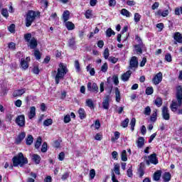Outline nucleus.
<instances>
[{"label":"nucleus","mask_w":182,"mask_h":182,"mask_svg":"<svg viewBox=\"0 0 182 182\" xmlns=\"http://www.w3.org/2000/svg\"><path fill=\"white\" fill-rule=\"evenodd\" d=\"M109 48H105L103 53V56L105 58V59H109Z\"/></svg>","instance_id":"nucleus-51"},{"label":"nucleus","mask_w":182,"mask_h":182,"mask_svg":"<svg viewBox=\"0 0 182 182\" xmlns=\"http://www.w3.org/2000/svg\"><path fill=\"white\" fill-rule=\"evenodd\" d=\"M176 100L177 101H172L171 104V110L173 113H177V114H182V109H177L178 107H181L182 106V87L181 85H179L176 87Z\"/></svg>","instance_id":"nucleus-1"},{"label":"nucleus","mask_w":182,"mask_h":182,"mask_svg":"<svg viewBox=\"0 0 182 182\" xmlns=\"http://www.w3.org/2000/svg\"><path fill=\"white\" fill-rule=\"evenodd\" d=\"M69 18H70V12L66 10L63 14V19L64 22H68L69 21Z\"/></svg>","instance_id":"nucleus-23"},{"label":"nucleus","mask_w":182,"mask_h":182,"mask_svg":"<svg viewBox=\"0 0 182 182\" xmlns=\"http://www.w3.org/2000/svg\"><path fill=\"white\" fill-rule=\"evenodd\" d=\"M87 87V90H89L90 92H94L95 93H97V92H99V87H97V84L95 82H88Z\"/></svg>","instance_id":"nucleus-9"},{"label":"nucleus","mask_w":182,"mask_h":182,"mask_svg":"<svg viewBox=\"0 0 182 182\" xmlns=\"http://www.w3.org/2000/svg\"><path fill=\"white\" fill-rule=\"evenodd\" d=\"M74 65H75V68L76 69V71L77 72H80V64L79 63V60H76L75 61Z\"/></svg>","instance_id":"nucleus-50"},{"label":"nucleus","mask_w":182,"mask_h":182,"mask_svg":"<svg viewBox=\"0 0 182 182\" xmlns=\"http://www.w3.org/2000/svg\"><path fill=\"white\" fill-rule=\"evenodd\" d=\"M161 80H163V73L161 72L158 73L152 79L154 85L161 83Z\"/></svg>","instance_id":"nucleus-8"},{"label":"nucleus","mask_w":182,"mask_h":182,"mask_svg":"<svg viewBox=\"0 0 182 182\" xmlns=\"http://www.w3.org/2000/svg\"><path fill=\"white\" fill-rule=\"evenodd\" d=\"M92 10H87L85 14V18L87 19H90V18H92Z\"/></svg>","instance_id":"nucleus-49"},{"label":"nucleus","mask_w":182,"mask_h":182,"mask_svg":"<svg viewBox=\"0 0 182 182\" xmlns=\"http://www.w3.org/2000/svg\"><path fill=\"white\" fill-rule=\"evenodd\" d=\"M140 19H141V15L139 13H135L134 16V21L136 22V23H138V22H140Z\"/></svg>","instance_id":"nucleus-36"},{"label":"nucleus","mask_w":182,"mask_h":182,"mask_svg":"<svg viewBox=\"0 0 182 182\" xmlns=\"http://www.w3.org/2000/svg\"><path fill=\"white\" fill-rule=\"evenodd\" d=\"M34 56L36 57L37 60H39V59H41V52L38 50H36L34 51Z\"/></svg>","instance_id":"nucleus-55"},{"label":"nucleus","mask_w":182,"mask_h":182,"mask_svg":"<svg viewBox=\"0 0 182 182\" xmlns=\"http://www.w3.org/2000/svg\"><path fill=\"white\" fill-rule=\"evenodd\" d=\"M121 160L122 161H127V151L123 150L121 153Z\"/></svg>","instance_id":"nucleus-32"},{"label":"nucleus","mask_w":182,"mask_h":182,"mask_svg":"<svg viewBox=\"0 0 182 182\" xmlns=\"http://www.w3.org/2000/svg\"><path fill=\"white\" fill-rule=\"evenodd\" d=\"M41 151L42 153H46L48 151V144L46 142H44L41 147Z\"/></svg>","instance_id":"nucleus-47"},{"label":"nucleus","mask_w":182,"mask_h":182,"mask_svg":"<svg viewBox=\"0 0 182 182\" xmlns=\"http://www.w3.org/2000/svg\"><path fill=\"white\" fill-rule=\"evenodd\" d=\"M29 62H31L30 57H27L26 59L22 58L21 60V66L22 69H23L24 70H26V69H28V68H29V65L28 64V63H29Z\"/></svg>","instance_id":"nucleus-10"},{"label":"nucleus","mask_w":182,"mask_h":182,"mask_svg":"<svg viewBox=\"0 0 182 182\" xmlns=\"http://www.w3.org/2000/svg\"><path fill=\"white\" fill-rule=\"evenodd\" d=\"M154 105H156V106H157V107H161V105H163V100L160 97H157L154 100Z\"/></svg>","instance_id":"nucleus-29"},{"label":"nucleus","mask_w":182,"mask_h":182,"mask_svg":"<svg viewBox=\"0 0 182 182\" xmlns=\"http://www.w3.org/2000/svg\"><path fill=\"white\" fill-rule=\"evenodd\" d=\"M14 105L16 106V107H21L22 106V100H17L16 102H14Z\"/></svg>","instance_id":"nucleus-60"},{"label":"nucleus","mask_w":182,"mask_h":182,"mask_svg":"<svg viewBox=\"0 0 182 182\" xmlns=\"http://www.w3.org/2000/svg\"><path fill=\"white\" fill-rule=\"evenodd\" d=\"M12 161L14 167H18V166L23 167L24 164H28V159L23 156L22 152L18 153L17 156H14L12 159Z\"/></svg>","instance_id":"nucleus-3"},{"label":"nucleus","mask_w":182,"mask_h":182,"mask_svg":"<svg viewBox=\"0 0 182 182\" xmlns=\"http://www.w3.org/2000/svg\"><path fill=\"white\" fill-rule=\"evenodd\" d=\"M95 176H96V171H95V169H91L90 171V177L91 180H93V178H95Z\"/></svg>","instance_id":"nucleus-54"},{"label":"nucleus","mask_w":182,"mask_h":182,"mask_svg":"<svg viewBox=\"0 0 182 182\" xmlns=\"http://www.w3.org/2000/svg\"><path fill=\"white\" fill-rule=\"evenodd\" d=\"M159 6H160V3L155 2L151 6V9H153V11H155V9H157V8H159Z\"/></svg>","instance_id":"nucleus-61"},{"label":"nucleus","mask_w":182,"mask_h":182,"mask_svg":"<svg viewBox=\"0 0 182 182\" xmlns=\"http://www.w3.org/2000/svg\"><path fill=\"white\" fill-rule=\"evenodd\" d=\"M85 105L90 107V109H95V104L93 103L92 99H87L85 101Z\"/></svg>","instance_id":"nucleus-26"},{"label":"nucleus","mask_w":182,"mask_h":182,"mask_svg":"<svg viewBox=\"0 0 182 182\" xmlns=\"http://www.w3.org/2000/svg\"><path fill=\"white\" fill-rule=\"evenodd\" d=\"M58 160L63 161L65 160V152H60L58 155Z\"/></svg>","instance_id":"nucleus-57"},{"label":"nucleus","mask_w":182,"mask_h":182,"mask_svg":"<svg viewBox=\"0 0 182 182\" xmlns=\"http://www.w3.org/2000/svg\"><path fill=\"white\" fill-rule=\"evenodd\" d=\"M168 14H170V10L168 9H166V10L159 9L155 13V15L156 16H162L163 18H166V16H168Z\"/></svg>","instance_id":"nucleus-11"},{"label":"nucleus","mask_w":182,"mask_h":182,"mask_svg":"<svg viewBox=\"0 0 182 182\" xmlns=\"http://www.w3.org/2000/svg\"><path fill=\"white\" fill-rule=\"evenodd\" d=\"M14 117V115L12 114H7L6 115V119L7 122H12V118Z\"/></svg>","instance_id":"nucleus-62"},{"label":"nucleus","mask_w":182,"mask_h":182,"mask_svg":"<svg viewBox=\"0 0 182 182\" xmlns=\"http://www.w3.org/2000/svg\"><path fill=\"white\" fill-rule=\"evenodd\" d=\"M119 138H120V132H115L114 137L111 138V141L114 142L115 140H119Z\"/></svg>","instance_id":"nucleus-43"},{"label":"nucleus","mask_w":182,"mask_h":182,"mask_svg":"<svg viewBox=\"0 0 182 182\" xmlns=\"http://www.w3.org/2000/svg\"><path fill=\"white\" fill-rule=\"evenodd\" d=\"M36 116V107H31L28 113V117L30 120H32Z\"/></svg>","instance_id":"nucleus-13"},{"label":"nucleus","mask_w":182,"mask_h":182,"mask_svg":"<svg viewBox=\"0 0 182 182\" xmlns=\"http://www.w3.org/2000/svg\"><path fill=\"white\" fill-rule=\"evenodd\" d=\"M70 122V115L67 114L64 117V123H69Z\"/></svg>","instance_id":"nucleus-63"},{"label":"nucleus","mask_w":182,"mask_h":182,"mask_svg":"<svg viewBox=\"0 0 182 182\" xmlns=\"http://www.w3.org/2000/svg\"><path fill=\"white\" fill-rule=\"evenodd\" d=\"M151 114V108H150L149 106H147L146 107L144 108V114H145V116H150Z\"/></svg>","instance_id":"nucleus-38"},{"label":"nucleus","mask_w":182,"mask_h":182,"mask_svg":"<svg viewBox=\"0 0 182 182\" xmlns=\"http://www.w3.org/2000/svg\"><path fill=\"white\" fill-rule=\"evenodd\" d=\"M79 117L80 119H85L86 117V114L85 112V109L83 108H80L78 110Z\"/></svg>","instance_id":"nucleus-33"},{"label":"nucleus","mask_w":182,"mask_h":182,"mask_svg":"<svg viewBox=\"0 0 182 182\" xmlns=\"http://www.w3.org/2000/svg\"><path fill=\"white\" fill-rule=\"evenodd\" d=\"M52 123H53V121L52 120V119H46L43 122L44 126H50L52 124Z\"/></svg>","instance_id":"nucleus-48"},{"label":"nucleus","mask_w":182,"mask_h":182,"mask_svg":"<svg viewBox=\"0 0 182 182\" xmlns=\"http://www.w3.org/2000/svg\"><path fill=\"white\" fill-rule=\"evenodd\" d=\"M165 60H166V62H171V60H172L171 54L167 53L165 55Z\"/></svg>","instance_id":"nucleus-59"},{"label":"nucleus","mask_w":182,"mask_h":182,"mask_svg":"<svg viewBox=\"0 0 182 182\" xmlns=\"http://www.w3.org/2000/svg\"><path fill=\"white\" fill-rule=\"evenodd\" d=\"M139 68V59L136 56H133L129 60V70L136 71Z\"/></svg>","instance_id":"nucleus-5"},{"label":"nucleus","mask_w":182,"mask_h":182,"mask_svg":"<svg viewBox=\"0 0 182 182\" xmlns=\"http://www.w3.org/2000/svg\"><path fill=\"white\" fill-rule=\"evenodd\" d=\"M131 130L134 131V127L136 126V118H132L130 122Z\"/></svg>","instance_id":"nucleus-45"},{"label":"nucleus","mask_w":182,"mask_h":182,"mask_svg":"<svg viewBox=\"0 0 182 182\" xmlns=\"http://www.w3.org/2000/svg\"><path fill=\"white\" fill-rule=\"evenodd\" d=\"M114 171L115 174L120 176V165L119 164H114Z\"/></svg>","instance_id":"nucleus-30"},{"label":"nucleus","mask_w":182,"mask_h":182,"mask_svg":"<svg viewBox=\"0 0 182 182\" xmlns=\"http://www.w3.org/2000/svg\"><path fill=\"white\" fill-rule=\"evenodd\" d=\"M108 69H109V65H107V63H105L101 67V72H102L103 73H106Z\"/></svg>","instance_id":"nucleus-41"},{"label":"nucleus","mask_w":182,"mask_h":182,"mask_svg":"<svg viewBox=\"0 0 182 182\" xmlns=\"http://www.w3.org/2000/svg\"><path fill=\"white\" fill-rule=\"evenodd\" d=\"M106 35L107 36V38H110V36H112V35H116V33H114L113 31V30H112L110 28H108L107 31H106Z\"/></svg>","instance_id":"nucleus-42"},{"label":"nucleus","mask_w":182,"mask_h":182,"mask_svg":"<svg viewBox=\"0 0 182 182\" xmlns=\"http://www.w3.org/2000/svg\"><path fill=\"white\" fill-rule=\"evenodd\" d=\"M136 144L138 149H141L143 146H144V138L142 136L139 137L136 141Z\"/></svg>","instance_id":"nucleus-18"},{"label":"nucleus","mask_w":182,"mask_h":182,"mask_svg":"<svg viewBox=\"0 0 182 182\" xmlns=\"http://www.w3.org/2000/svg\"><path fill=\"white\" fill-rule=\"evenodd\" d=\"M33 143V136H32V135H28L26 141V144H27V146H31V144H32Z\"/></svg>","instance_id":"nucleus-34"},{"label":"nucleus","mask_w":182,"mask_h":182,"mask_svg":"<svg viewBox=\"0 0 182 182\" xmlns=\"http://www.w3.org/2000/svg\"><path fill=\"white\" fill-rule=\"evenodd\" d=\"M163 179L164 182H168L171 180V174L170 173L166 172L163 176Z\"/></svg>","instance_id":"nucleus-28"},{"label":"nucleus","mask_w":182,"mask_h":182,"mask_svg":"<svg viewBox=\"0 0 182 182\" xmlns=\"http://www.w3.org/2000/svg\"><path fill=\"white\" fill-rule=\"evenodd\" d=\"M173 38L176 42H178V43H182V36L181 33H180L179 32L175 33Z\"/></svg>","instance_id":"nucleus-20"},{"label":"nucleus","mask_w":182,"mask_h":182,"mask_svg":"<svg viewBox=\"0 0 182 182\" xmlns=\"http://www.w3.org/2000/svg\"><path fill=\"white\" fill-rule=\"evenodd\" d=\"M162 117L164 120H170V113L168 112V108L167 107H163L162 108Z\"/></svg>","instance_id":"nucleus-12"},{"label":"nucleus","mask_w":182,"mask_h":182,"mask_svg":"<svg viewBox=\"0 0 182 182\" xmlns=\"http://www.w3.org/2000/svg\"><path fill=\"white\" fill-rule=\"evenodd\" d=\"M39 11L30 10L26 15V26L29 28L35 22L37 16H39Z\"/></svg>","instance_id":"nucleus-4"},{"label":"nucleus","mask_w":182,"mask_h":182,"mask_svg":"<svg viewBox=\"0 0 182 182\" xmlns=\"http://www.w3.org/2000/svg\"><path fill=\"white\" fill-rule=\"evenodd\" d=\"M31 38H32V34L26 33L24 35V39H25L26 42H29Z\"/></svg>","instance_id":"nucleus-52"},{"label":"nucleus","mask_w":182,"mask_h":182,"mask_svg":"<svg viewBox=\"0 0 182 182\" xmlns=\"http://www.w3.org/2000/svg\"><path fill=\"white\" fill-rule=\"evenodd\" d=\"M26 92V89L23 88L21 90H16L13 92L14 97H18L19 96H22L23 93Z\"/></svg>","instance_id":"nucleus-16"},{"label":"nucleus","mask_w":182,"mask_h":182,"mask_svg":"<svg viewBox=\"0 0 182 182\" xmlns=\"http://www.w3.org/2000/svg\"><path fill=\"white\" fill-rule=\"evenodd\" d=\"M154 92V90H153L152 87H148L146 89V93L148 96H150V95H153V92Z\"/></svg>","instance_id":"nucleus-46"},{"label":"nucleus","mask_w":182,"mask_h":182,"mask_svg":"<svg viewBox=\"0 0 182 182\" xmlns=\"http://www.w3.org/2000/svg\"><path fill=\"white\" fill-rule=\"evenodd\" d=\"M75 45H76V42L75 41V38H71L68 41V46L72 48V49H75Z\"/></svg>","instance_id":"nucleus-37"},{"label":"nucleus","mask_w":182,"mask_h":182,"mask_svg":"<svg viewBox=\"0 0 182 182\" xmlns=\"http://www.w3.org/2000/svg\"><path fill=\"white\" fill-rule=\"evenodd\" d=\"M129 118L125 119L122 122V126L124 128L127 127V126H129Z\"/></svg>","instance_id":"nucleus-53"},{"label":"nucleus","mask_w":182,"mask_h":182,"mask_svg":"<svg viewBox=\"0 0 182 182\" xmlns=\"http://www.w3.org/2000/svg\"><path fill=\"white\" fill-rule=\"evenodd\" d=\"M147 166L151 164H158L159 160H157V155L156 154H152L148 156V159L146 161Z\"/></svg>","instance_id":"nucleus-6"},{"label":"nucleus","mask_w":182,"mask_h":182,"mask_svg":"<svg viewBox=\"0 0 182 182\" xmlns=\"http://www.w3.org/2000/svg\"><path fill=\"white\" fill-rule=\"evenodd\" d=\"M66 73H68V67L63 63H60L57 71L55 70L52 74L54 77L55 85H59L60 80L65 79Z\"/></svg>","instance_id":"nucleus-2"},{"label":"nucleus","mask_w":182,"mask_h":182,"mask_svg":"<svg viewBox=\"0 0 182 182\" xmlns=\"http://www.w3.org/2000/svg\"><path fill=\"white\" fill-rule=\"evenodd\" d=\"M41 144H42V137L38 136L37 138V141H36V144H35L36 149H39V147H41Z\"/></svg>","instance_id":"nucleus-40"},{"label":"nucleus","mask_w":182,"mask_h":182,"mask_svg":"<svg viewBox=\"0 0 182 182\" xmlns=\"http://www.w3.org/2000/svg\"><path fill=\"white\" fill-rule=\"evenodd\" d=\"M120 14L121 15H122L123 16H126L127 18H130V16H132V13H130V11H129L126 9H122L120 11Z\"/></svg>","instance_id":"nucleus-25"},{"label":"nucleus","mask_w":182,"mask_h":182,"mask_svg":"<svg viewBox=\"0 0 182 182\" xmlns=\"http://www.w3.org/2000/svg\"><path fill=\"white\" fill-rule=\"evenodd\" d=\"M8 30L11 33H14V32H15V24H11V26H9Z\"/></svg>","instance_id":"nucleus-58"},{"label":"nucleus","mask_w":182,"mask_h":182,"mask_svg":"<svg viewBox=\"0 0 182 182\" xmlns=\"http://www.w3.org/2000/svg\"><path fill=\"white\" fill-rule=\"evenodd\" d=\"M135 48V50L136 52V53H143V48H144V45L143 44H136L134 46Z\"/></svg>","instance_id":"nucleus-21"},{"label":"nucleus","mask_w":182,"mask_h":182,"mask_svg":"<svg viewBox=\"0 0 182 182\" xmlns=\"http://www.w3.org/2000/svg\"><path fill=\"white\" fill-rule=\"evenodd\" d=\"M161 177V171H157L154 174V181H159L160 178Z\"/></svg>","instance_id":"nucleus-27"},{"label":"nucleus","mask_w":182,"mask_h":182,"mask_svg":"<svg viewBox=\"0 0 182 182\" xmlns=\"http://www.w3.org/2000/svg\"><path fill=\"white\" fill-rule=\"evenodd\" d=\"M132 70H129L128 71H127L126 73H124L121 79L123 82H127L129 80V79H130V76H132Z\"/></svg>","instance_id":"nucleus-15"},{"label":"nucleus","mask_w":182,"mask_h":182,"mask_svg":"<svg viewBox=\"0 0 182 182\" xmlns=\"http://www.w3.org/2000/svg\"><path fill=\"white\" fill-rule=\"evenodd\" d=\"M112 80L116 86L119 85V77L117 75H114L112 77Z\"/></svg>","instance_id":"nucleus-56"},{"label":"nucleus","mask_w":182,"mask_h":182,"mask_svg":"<svg viewBox=\"0 0 182 182\" xmlns=\"http://www.w3.org/2000/svg\"><path fill=\"white\" fill-rule=\"evenodd\" d=\"M102 107L105 109H109V97H107L102 102Z\"/></svg>","instance_id":"nucleus-35"},{"label":"nucleus","mask_w":182,"mask_h":182,"mask_svg":"<svg viewBox=\"0 0 182 182\" xmlns=\"http://www.w3.org/2000/svg\"><path fill=\"white\" fill-rule=\"evenodd\" d=\"M1 15H2L4 18H9V13H8V9H1Z\"/></svg>","instance_id":"nucleus-44"},{"label":"nucleus","mask_w":182,"mask_h":182,"mask_svg":"<svg viewBox=\"0 0 182 182\" xmlns=\"http://www.w3.org/2000/svg\"><path fill=\"white\" fill-rule=\"evenodd\" d=\"M28 43L31 49H35L38 46V41L35 38H32Z\"/></svg>","instance_id":"nucleus-17"},{"label":"nucleus","mask_w":182,"mask_h":182,"mask_svg":"<svg viewBox=\"0 0 182 182\" xmlns=\"http://www.w3.org/2000/svg\"><path fill=\"white\" fill-rule=\"evenodd\" d=\"M26 136V134H25V132H21L17 136V138L16 139V143H17V144H19V143H21V141H22V140H23V139H25Z\"/></svg>","instance_id":"nucleus-22"},{"label":"nucleus","mask_w":182,"mask_h":182,"mask_svg":"<svg viewBox=\"0 0 182 182\" xmlns=\"http://www.w3.org/2000/svg\"><path fill=\"white\" fill-rule=\"evenodd\" d=\"M87 71L90 73V75L91 76H95V73H96V72L95 71V68H92V67H90V65L87 66Z\"/></svg>","instance_id":"nucleus-39"},{"label":"nucleus","mask_w":182,"mask_h":182,"mask_svg":"<svg viewBox=\"0 0 182 182\" xmlns=\"http://www.w3.org/2000/svg\"><path fill=\"white\" fill-rule=\"evenodd\" d=\"M109 6H116V0H109Z\"/></svg>","instance_id":"nucleus-64"},{"label":"nucleus","mask_w":182,"mask_h":182,"mask_svg":"<svg viewBox=\"0 0 182 182\" xmlns=\"http://www.w3.org/2000/svg\"><path fill=\"white\" fill-rule=\"evenodd\" d=\"M114 92H115V100L117 102V103L120 102V100L122 99L120 96V90H119L118 87L114 88Z\"/></svg>","instance_id":"nucleus-19"},{"label":"nucleus","mask_w":182,"mask_h":182,"mask_svg":"<svg viewBox=\"0 0 182 182\" xmlns=\"http://www.w3.org/2000/svg\"><path fill=\"white\" fill-rule=\"evenodd\" d=\"M151 122H156L157 120V109H154L150 117Z\"/></svg>","instance_id":"nucleus-31"},{"label":"nucleus","mask_w":182,"mask_h":182,"mask_svg":"<svg viewBox=\"0 0 182 182\" xmlns=\"http://www.w3.org/2000/svg\"><path fill=\"white\" fill-rule=\"evenodd\" d=\"M65 25L68 31H73L75 29V24L70 21H65Z\"/></svg>","instance_id":"nucleus-24"},{"label":"nucleus","mask_w":182,"mask_h":182,"mask_svg":"<svg viewBox=\"0 0 182 182\" xmlns=\"http://www.w3.org/2000/svg\"><path fill=\"white\" fill-rule=\"evenodd\" d=\"M16 123L19 127H25V115L21 114L17 116V117L16 118Z\"/></svg>","instance_id":"nucleus-7"},{"label":"nucleus","mask_w":182,"mask_h":182,"mask_svg":"<svg viewBox=\"0 0 182 182\" xmlns=\"http://www.w3.org/2000/svg\"><path fill=\"white\" fill-rule=\"evenodd\" d=\"M30 157H31L32 161H34L36 164H39L41 163V156L36 154H31Z\"/></svg>","instance_id":"nucleus-14"}]
</instances>
